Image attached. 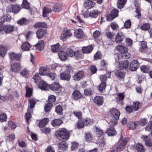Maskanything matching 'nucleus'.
Wrapping results in <instances>:
<instances>
[{
	"label": "nucleus",
	"instance_id": "f257e3e1",
	"mask_svg": "<svg viewBox=\"0 0 152 152\" xmlns=\"http://www.w3.org/2000/svg\"><path fill=\"white\" fill-rule=\"evenodd\" d=\"M55 135L60 140L65 142L68 139L69 137V132L65 128L59 130L55 134Z\"/></svg>",
	"mask_w": 152,
	"mask_h": 152
},
{
	"label": "nucleus",
	"instance_id": "f03ea898",
	"mask_svg": "<svg viewBox=\"0 0 152 152\" xmlns=\"http://www.w3.org/2000/svg\"><path fill=\"white\" fill-rule=\"evenodd\" d=\"M139 67V63L137 60H134L130 63L129 69L132 71H135Z\"/></svg>",
	"mask_w": 152,
	"mask_h": 152
},
{
	"label": "nucleus",
	"instance_id": "7ed1b4c3",
	"mask_svg": "<svg viewBox=\"0 0 152 152\" xmlns=\"http://www.w3.org/2000/svg\"><path fill=\"white\" fill-rule=\"evenodd\" d=\"M11 69L14 72H17L21 69V66L20 63L15 62L11 65Z\"/></svg>",
	"mask_w": 152,
	"mask_h": 152
},
{
	"label": "nucleus",
	"instance_id": "20e7f679",
	"mask_svg": "<svg viewBox=\"0 0 152 152\" xmlns=\"http://www.w3.org/2000/svg\"><path fill=\"white\" fill-rule=\"evenodd\" d=\"M115 75L118 79L121 80L124 79L125 75V73L121 70H117L115 72Z\"/></svg>",
	"mask_w": 152,
	"mask_h": 152
},
{
	"label": "nucleus",
	"instance_id": "39448f33",
	"mask_svg": "<svg viewBox=\"0 0 152 152\" xmlns=\"http://www.w3.org/2000/svg\"><path fill=\"white\" fill-rule=\"evenodd\" d=\"M94 101L98 106L101 105L104 102L103 97L102 96H96L94 98Z\"/></svg>",
	"mask_w": 152,
	"mask_h": 152
},
{
	"label": "nucleus",
	"instance_id": "423d86ee",
	"mask_svg": "<svg viewBox=\"0 0 152 152\" xmlns=\"http://www.w3.org/2000/svg\"><path fill=\"white\" fill-rule=\"evenodd\" d=\"M125 37V36L122 32H118L116 36L115 42L117 43H120L123 40Z\"/></svg>",
	"mask_w": 152,
	"mask_h": 152
},
{
	"label": "nucleus",
	"instance_id": "0eeeda50",
	"mask_svg": "<svg viewBox=\"0 0 152 152\" xmlns=\"http://www.w3.org/2000/svg\"><path fill=\"white\" fill-rule=\"evenodd\" d=\"M128 61L126 60L120 62L118 66L119 69L121 70H123L127 68L129 65Z\"/></svg>",
	"mask_w": 152,
	"mask_h": 152
},
{
	"label": "nucleus",
	"instance_id": "6e6552de",
	"mask_svg": "<svg viewBox=\"0 0 152 152\" xmlns=\"http://www.w3.org/2000/svg\"><path fill=\"white\" fill-rule=\"evenodd\" d=\"M50 70V68L46 67H41L39 71V74L41 75H47Z\"/></svg>",
	"mask_w": 152,
	"mask_h": 152
},
{
	"label": "nucleus",
	"instance_id": "1a4fd4ad",
	"mask_svg": "<svg viewBox=\"0 0 152 152\" xmlns=\"http://www.w3.org/2000/svg\"><path fill=\"white\" fill-rule=\"evenodd\" d=\"M15 30V27L13 25H6L4 26L3 30L6 33H9Z\"/></svg>",
	"mask_w": 152,
	"mask_h": 152
},
{
	"label": "nucleus",
	"instance_id": "9d476101",
	"mask_svg": "<svg viewBox=\"0 0 152 152\" xmlns=\"http://www.w3.org/2000/svg\"><path fill=\"white\" fill-rule=\"evenodd\" d=\"M72 35V33L70 30L64 31L61 35V38L63 39H68Z\"/></svg>",
	"mask_w": 152,
	"mask_h": 152
},
{
	"label": "nucleus",
	"instance_id": "9b49d317",
	"mask_svg": "<svg viewBox=\"0 0 152 152\" xmlns=\"http://www.w3.org/2000/svg\"><path fill=\"white\" fill-rule=\"evenodd\" d=\"M9 55L11 60L15 59L18 61L20 59L21 55L19 54H17L13 52H10L9 53Z\"/></svg>",
	"mask_w": 152,
	"mask_h": 152
},
{
	"label": "nucleus",
	"instance_id": "f8f14e48",
	"mask_svg": "<svg viewBox=\"0 0 152 152\" xmlns=\"http://www.w3.org/2000/svg\"><path fill=\"white\" fill-rule=\"evenodd\" d=\"M47 33L46 30H44L42 29H39L36 32V34L37 37L39 39L42 38Z\"/></svg>",
	"mask_w": 152,
	"mask_h": 152
},
{
	"label": "nucleus",
	"instance_id": "ddd939ff",
	"mask_svg": "<svg viewBox=\"0 0 152 152\" xmlns=\"http://www.w3.org/2000/svg\"><path fill=\"white\" fill-rule=\"evenodd\" d=\"M110 111L113 116V117H114L119 119L120 112L118 110L113 108L112 109H110Z\"/></svg>",
	"mask_w": 152,
	"mask_h": 152
},
{
	"label": "nucleus",
	"instance_id": "4468645a",
	"mask_svg": "<svg viewBox=\"0 0 152 152\" xmlns=\"http://www.w3.org/2000/svg\"><path fill=\"white\" fill-rule=\"evenodd\" d=\"M60 85L57 82H54L49 86V88L53 91H58L60 88Z\"/></svg>",
	"mask_w": 152,
	"mask_h": 152
},
{
	"label": "nucleus",
	"instance_id": "2eb2a0df",
	"mask_svg": "<svg viewBox=\"0 0 152 152\" xmlns=\"http://www.w3.org/2000/svg\"><path fill=\"white\" fill-rule=\"evenodd\" d=\"M58 55L61 60L62 61H65L67 59V53L63 51H59L58 53Z\"/></svg>",
	"mask_w": 152,
	"mask_h": 152
},
{
	"label": "nucleus",
	"instance_id": "dca6fc26",
	"mask_svg": "<svg viewBox=\"0 0 152 152\" xmlns=\"http://www.w3.org/2000/svg\"><path fill=\"white\" fill-rule=\"evenodd\" d=\"M39 87L42 90H48L49 88V86L48 85L45 81H41L38 85Z\"/></svg>",
	"mask_w": 152,
	"mask_h": 152
},
{
	"label": "nucleus",
	"instance_id": "f3484780",
	"mask_svg": "<svg viewBox=\"0 0 152 152\" xmlns=\"http://www.w3.org/2000/svg\"><path fill=\"white\" fill-rule=\"evenodd\" d=\"M95 4V3L91 1L87 0L85 3V6L87 9H89L93 7Z\"/></svg>",
	"mask_w": 152,
	"mask_h": 152
},
{
	"label": "nucleus",
	"instance_id": "a211bd4d",
	"mask_svg": "<svg viewBox=\"0 0 152 152\" xmlns=\"http://www.w3.org/2000/svg\"><path fill=\"white\" fill-rule=\"evenodd\" d=\"M93 48L92 45H89L87 47H83L82 49L83 53H90L93 50Z\"/></svg>",
	"mask_w": 152,
	"mask_h": 152
},
{
	"label": "nucleus",
	"instance_id": "6ab92c4d",
	"mask_svg": "<svg viewBox=\"0 0 152 152\" xmlns=\"http://www.w3.org/2000/svg\"><path fill=\"white\" fill-rule=\"evenodd\" d=\"M58 145L59 149L64 151H66L68 148L67 144L65 142H60Z\"/></svg>",
	"mask_w": 152,
	"mask_h": 152
},
{
	"label": "nucleus",
	"instance_id": "aec40b11",
	"mask_svg": "<svg viewBox=\"0 0 152 152\" xmlns=\"http://www.w3.org/2000/svg\"><path fill=\"white\" fill-rule=\"evenodd\" d=\"M106 133L108 136H113L116 134L117 132L113 127H111L107 129Z\"/></svg>",
	"mask_w": 152,
	"mask_h": 152
},
{
	"label": "nucleus",
	"instance_id": "412c9836",
	"mask_svg": "<svg viewBox=\"0 0 152 152\" xmlns=\"http://www.w3.org/2000/svg\"><path fill=\"white\" fill-rule=\"evenodd\" d=\"M131 56L130 54L127 52H124L122 53H120L118 56V59H125L128 58H130Z\"/></svg>",
	"mask_w": 152,
	"mask_h": 152
},
{
	"label": "nucleus",
	"instance_id": "4be33fe9",
	"mask_svg": "<svg viewBox=\"0 0 152 152\" xmlns=\"http://www.w3.org/2000/svg\"><path fill=\"white\" fill-rule=\"evenodd\" d=\"M116 50L118 51L120 53H124V52H128V49L125 47L123 45H118L116 48Z\"/></svg>",
	"mask_w": 152,
	"mask_h": 152
},
{
	"label": "nucleus",
	"instance_id": "5701e85b",
	"mask_svg": "<svg viewBox=\"0 0 152 152\" xmlns=\"http://www.w3.org/2000/svg\"><path fill=\"white\" fill-rule=\"evenodd\" d=\"M61 47L59 43H57L56 44L53 45L51 47V50L53 53L57 52L61 50Z\"/></svg>",
	"mask_w": 152,
	"mask_h": 152
},
{
	"label": "nucleus",
	"instance_id": "b1692460",
	"mask_svg": "<svg viewBox=\"0 0 152 152\" xmlns=\"http://www.w3.org/2000/svg\"><path fill=\"white\" fill-rule=\"evenodd\" d=\"M63 123V121L60 119H55L51 122V124L53 127L59 126Z\"/></svg>",
	"mask_w": 152,
	"mask_h": 152
},
{
	"label": "nucleus",
	"instance_id": "393cba45",
	"mask_svg": "<svg viewBox=\"0 0 152 152\" xmlns=\"http://www.w3.org/2000/svg\"><path fill=\"white\" fill-rule=\"evenodd\" d=\"M100 14V12L97 10H93L90 12L89 16L90 17L92 18H95L97 17Z\"/></svg>",
	"mask_w": 152,
	"mask_h": 152
},
{
	"label": "nucleus",
	"instance_id": "a878e982",
	"mask_svg": "<svg viewBox=\"0 0 152 152\" xmlns=\"http://www.w3.org/2000/svg\"><path fill=\"white\" fill-rule=\"evenodd\" d=\"M127 1V0H118L117 1V4L118 7L121 9L125 6Z\"/></svg>",
	"mask_w": 152,
	"mask_h": 152
},
{
	"label": "nucleus",
	"instance_id": "bb28decb",
	"mask_svg": "<svg viewBox=\"0 0 152 152\" xmlns=\"http://www.w3.org/2000/svg\"><path fill=\"white\" fill-rule=\"evenodd\" d=\"M31 47V45L26 42H23L21 46V48L23 51H28Z\"/></svg>",
	"mask_w": 152,
	"mask_h": 152
},
{
	"label": "nucleus",
	"instance_id": "cd10ccee",
	"mask_svg": "<svg viewBox=\"0 0 152 152\" xmlns=\"http://www.w3.org/2000/svg\"><path fill=\"white\" fill-rule=\"evenodd\" d=\"M12 12L15 13H17L21 9V6L19 5H14L12 6Z\"/></svg>",
	"mask_w": 152,
	"mask_h": 152
},
{
	"label": "nucleus",
	"instance_id": "c85d7f7f",
	"mask_svg": "<svg viewBox=\"0 0 152 152\" xmlns=\"http://www.w3.org/2000/svg\"><path fill=\"white\" fill-rule=\"evenodd\" d=\"M52 11V10L50 8L45 7L43 9V16L45 17H47L48 14L50 13Z\"/></svg>",
	"mask_w": 152,
	"mask_h": 152
},
{
	"label": "nucleus",
	"instance_id": "c756f323",
	"mask_svg": "<svg viewBox=\"0 0 152 152\" xmlns=\"http://www.w3.org/2000/svg\"><path fill=\"white\" fill-rule=\"evenodd\" d=\"M44 42L42 40L39 41L35 45V46L37 47L39 50H42L44 47Z\"/></svg>",
	"mask_w": 152,
	"mask_h": 152
},
{
	"label": "nucleus",
	"instance_id": "7c9ffc66",
	"mask_svg": "<svg viewBox=\"0 0 152 152\" xmlns=\"http://www.w3.org/2000/svg\"><path fill=\"white\" fill-rule=\"evenodd\" d=\"M49 121V119L48 118H45L42 119L39 122V126L41 128H43L47 124Z\"/></svg>",
	"mask_w": 152,
	"mask_h": 152
},
{
	"label": "nucleus",
	"instance_id": "2f4dec72",
	"mask_svg": "<svg viewBox=\"0 0 152 152\" xmlns=\"http://www.w3.org/2000/svg\"><path fill=\"white\" fill-rule=\"evenodd\" d=\"M28 20L23 18L18 20L17 21V23L20 25H26L28 24Z\"/></svg>",
	"mask_w": 152,
	"mask_h": 152
},
{
	"label": "nucleus",
	"instance_id": "473e14b6",
	"mask_svg": "<svg viewBox=\"0 0 152 152\" xmlns=\"http://www.w3.org/2000/svg\"><path fill=\"white\" fill-rule=\"evenodd\" d=\"M141 47L139 49L140 51L142 52H146L147 50V45L145 43L144 41L141 42Z\"/></svg>",
	"mask_w": 152,
	"mask_h": 152
},
{
	"label": "nucleus",
	"instance_id": "72a5a7b5",
	"mask_svg": "<svg viewBox=\"0 0 152 152\" xmlns=\"http://www.w3.org/2000/svg\"><path fill=\"white\" fill-rule=\"evenodd\" d=\"M60 77L61 79L67 81L69 80L70 78V75L64 72L61 73L60 75Z\"/></svg>",
	"mask_w": 152,
	"mask_h": 152
},
{
	"label": "nucleus",
	"instance_id": "f704fd0d",
	"mask_svg": "<svg viewBox=\"0 0 152 152\" xmlns=\"http://www.w3.org/2000/svg\"><path fill=\"white\" fill-rule=\"evenodd\" d=\"M118 119L112 117L109 121V124L111 126H115L118 123Z\"/></svg>",
	"mask_w": 152,
	"mask_h": 152
},
{
	"label": "nucleus",
	"instance_id": "c9c22d12",
	"mask_svg": "<svg viewBox=\"0 0 152 152\" xmlns=\"http://www.w3.org/2000/svg\"><path fill=\"white\" fill-rule=\"evenodd\" d=\"M83 31L82 29H78L77 31V38L82 39L83 37Z\"/></svg>",
	"mask_w": 152,
	"mask_h": 152
},
{
	"label": "nucleus",
	"instance_id": "e433bc0d",
	"mask_svg": "<svg viewBox=\"0 0 152 152\" xmlns=\"http://www.w3.org/2000/svg\"><path fill=\"white\" fill-rule=\"evenodd\" d=\"M96 134L98 137H100L103 134V130L100 128L96 126L95 128Z\"/></svg>",
	"mask_w": 152,
	"mask_h": 152
},
{
	"label": "nucleus",
	"instance_id": "4c0bfd02",
	"mask_svg": "<svg viewBox=\"0 0 152 152\" xmlns=\"http://www.w3.org/2000/svg\"><path fill=\"white\" fill-rule=\"evenodd\" d=\"M136 148L138 152H143L145 151L144 146L140 143L137 144Z\"/></svg>",
	"mask_w": 152,
	"mask_h": 152
},
{
	"label": "nucleus",
	"instance_id": "58836bf2",
	"mask_svg": "<svg viewBox=\"0 0 152 152\" xmlns=\"http://www.w3.org/2000/svg\"><path fill=\"white\" fill-rule=\"evenodd\" d=\"M55 111L57 114L61 115L62 114V107L60 105L56 106L55 107Z\"/></svg>",
	"mask_w": 152,
	"mask_h": 152
},
{
	"label": "nucleus",
	"instance_id": "ea45409f",
	"mask_svg": "<svg viewBox=\"0 0 152 152\" xmlns=\"http://www.w3.org/2000/svg\"><path fill=\"white\" fill-rule=\"evenodd\" d=\"M106 86L105 82H102L99 86V90L102 92L105 90V88Z\"/></svg>",
	"mask_w": 152,
	"mask_h": 152
},
{
	"label": "nucleus",
	"instance_id": "a19ab883",
	"mask_svg": "<svg viewBox=\"0 0 152 152\" xmlns=\"http://www.w3.org/2000/svg\"><path fill=\"white\" fill-rule=\"evenodd\" d=\"M37 101L35 99H31L29 100V102L30 104L29 107L32 109L34 108Z\"/></svg>",
	"mask_w": 152,
	"mask_h": 152
},
{
	"label": "nucleus",
	"instance_id": "79ce46f5",
	"mask_svg": "<svg viewBox=\"0 0 152 152\" xmlns=\"http://www.w3.org/2000/svg\"><path fill=\"white\" fill-rule=\"evenodd\" d=\"M150 25L148 23H146L144 24L140 27V28L143 30L146 31L148 30L150 28Z\"/></svg>",
	"mask_w": 152,
	"mask_h": 152
},
{
	"label": "nucleus",
	"instance_id": "37998d69",
	"mask_svg": "<svg viewBox=\"0 0 152 152\" xmlns=\"http://www.w3.org/2000/svg\"><path fill=\"white\" fill-rule=\"evenodd\" d=\"M53 105L51 103L49 102L47 104H45L44 106L45 111L46 112L49 111Z\"/></svg>",
	"mask_w": 152,
	"mask_h": 152
},
{
	"label": "nucleus",
	"instance_id": "c03bdc74",
	"mask_svg": "<svg viewBox=\"0 0 152 152\" xmlns=\"http://www.w3.org/2000/svg\"><path fill=\"white\" fill-rule=\"evenodd\" d=\"M97 142L98 144H99V146L100 147L103 146L106 144L105 140L104 138H102L98 139Z\"/></svg>",
	"mask_w": 152,
	"mask_h": 152
},
{
	"label": "nucleus",
	"instance_id": "a18cd8bd",
	"mask_svg": "<svg viewBox=\"0 0 152 152\" xmlns=\"http://www.w3.org/2000/svg\"><path fill=\"white\" fill-rule=\"evenodd\" d=\"M140 105V103L139 102L135 101L133 102L132 107L134 111H137L138 110Z\"/></svg>",
	"mask_w": 152,
	"mask_h": 152
},
{
	"label": "nucleus",
	"instance_id": "49530a36",
	"mask_svg": "<svg viewBox=\"0 0 152 152\" xmlns=\"http://www.w3.org/2000/svg\"><path fill=\"white\" fill-rule=\"evenodd\" d=\"M46 24L44 22H38L36 23L34 25V27H42L45 28L46 26Z\"/></svg>",
	"mask_w": 152,
	"mask_h": 152
},
{
	"label": "nucleus",
	"instance_id": "de8ad7c7",
	"mask_svg": "<svg viewBox=\"0 0 152 152\" xmlns=\"http://www.w3.org/2000/svg\"><path fill=\"white\" fill-rule=\"evenodd\" d=\"M22 6L23 8L27 9H29L30 8V6L27 0H23Z\"/></svg>",
	"mask_w": 152,
	"mask_h": 152
},
{
	"label": "nucleus",
	"instance_id": "09e8293b",
	"mask_svg": "<svg viewBox=\"0 0 152 152\" xmlns=\"http://www.w3.org/2000/svg\"><path fill=\"white\" fill-rule=\"evenodd\" d=\"M118 12H119L118 10L116 9H114L112 10L110 14L113 17L115 18L118 16Z\"/></svg>",
	"mask_w": 152,
	"mask_h": 152
},
{
	"label": "nucleus",
	"instance_id": "8fccbe9b",
	"mask_svg": "<svg viewBox=\"0 0 152 152\" xmlns=\"http://www.w3.org/2000/svg\"><path fill=\"white\" fill-rule=\"evenodd\" d=\"M39 74V73H36L32 77L33 78L34 80V82L36 83H37L39 80H40L41 78Z\"/></svg>",
	"mask_w": 152,
	"mask_h": 152
},
{
	"label": "nucleus",
	"instance_id": "3c124183",
	"mask_svg": "<svg viewBox=\"0 0 152 152\" xmlns=\"http://www.w3.org/2000/svg\"><path fill=\"white\" fill-rule=\"evenodd\" d=\"M77 124V127L78 129L83 128L84 126V122L83 120L81 119L79 120Z\"/></svg>",
	"mask_w": 152,
	"mask_h": 152
},
{
	"label": "nucleus",
	"instance_id": "603ef678",
	"mask_svg": "<svg viewBox=\"0 0 152 152\" xmlns=\"http://www.w3.org/2000/svg\"><path fill=\"white\" fill-rule=\"evenodd\" d=\"M102 54L100 51H97L94 56V60H97L101 59Z\"/></svg>",
	"mask_w": 152,
	"mask_h": 152
},
{
	"label": "nucleus",
	"instance_id": "864d4df0",
	"mask_svg": "<svg viewBox=\"0 0 152 152\" xmlns=\"http://www.w3.org/2000/svg\"><path fill=\"white\" fill-rule=\"evenodd\" d=\"M84 75V72L82 71H80L77 73V80H79L83 77Z\"/></svg>",
	"mask_w": 152,
	"mask_h": 152
},
{
	"label": "nucleus",
	"instance_id": "5fc2aeb1",
	"mask_svg": "<svg viewBox=\"0 0 152 152\" xmlns=\"http://www.w3.org/2000/svg\"><path fill=\"white\" fill-rule=\"evenodd\" d=\"M140 69L141 71L144 73H148L150 71L149 68L145 65L141 66L140 67Z\"/></svg>",
	"mask_w": 152,
	"mask_h": 152
},
{
	"label": "nucleus",
	"instance_id": "6e6d98bb",
	"mask_svg": "<svg viewBox=\"0 0 152 152\" xmlns=\"http://www.w3.org/2000/svg\"><path fill=\"white\" fill-rule=\"evenodd\" d=\"M11 19L10 16L8 14L7 15L4 16L1 19V20H3L2 22L4 23L5 21H9Z\"/></svg>",
	"mask_w": 152,
	"mask_h": 152
},
{
	"label": "nucleus",
	"instance_id": "4d7b16f0",
	"mask_svg": "<svg viewBox=\"0 0 152 152\" xmlns=\"http://www.w3.org/2000/svg\"><path fill=\"white\" fill-rule=\"evenodd\" d=\"M131 26V23L130 20L128 19L126 21L124 24L125 28L128 29L130 28Z\"/></svg>",
	"mask_w": 152,
	"mask_h": 152
},
{
	"label": "nucleus",
	"instance_id": "13d9d810",
	"mask_svg": "<svg viewBox=\"0 0 152 152\" xmlns=\"http://www.w3.org/2000/svg\"><path fill=\"white\" fill-rule=\"evenodd\" d=\"M7 119V115L5 113H2L0 115V122H2L6 121Z\"/></svg>",
	"mask_w": 152,
	"mask_h": 152
},
{
	"label": "nucleus",
	"instance_id": "bf43d9fd",
	"mask_svg": "<svg viewBox=\"0 0 152 152\" xmlns=\"http://www.w3.org/2000/svg\"><path fill=\"white\" fill-rule=\"evenodd\" d=\"M101 64L102 66L103 67L104 70H106L107 69V66L108 65V64L106 60H102L101 62Z\"/></svg>",
	"mask_w": 152,
	"mask_h": 152
},
{
	"label": "nucleus",
	"instance_id": "052dcab7",
	"mask_svg": "<svg viewBox=\"0 0 152 152\" xmlns=\"http://www.w3.org/2000/svg\"><path fill=\"white\" fill-rule=\"evenodd\" d=\"M145 130L150 131L152 129V121H150L147 125L145 127Z\"/></svg>",
	"mask_w": 152,
	"mask_h": 152
},
{
	"label": "nucleus",
	"instance_id": "680f3d73",
	"mask_svg": "<svg viewBox=\"0 0 152 152\" xmlns=\"http://www.w3.org/2000/svg\"><path fill=\"white\" fill-rule=\"evenodd\" d=\"M66 51L67 55H68L69 56L72 57L75 55V52L70 48H68L67 49Z\"/></svg>",
	"mask_w": 152,
	"mask_h": 152
},
{
	"label": "nucleus",
	"instance_id": "e2e57ef3",
	"mask_svg": "<svg viewBox=\"0 0 152 152\" xmlns=\"http://www.w3.org/2000/svg\"><path fill=\"white\" fill-rule=\"evenodd\" d=\"M145 144L148 147L152 148V139H149L145 143Z\"/></svg>",
	"mask_w": 152,
	"mask_h": 152
},
{
	"label": "nucleus",
	"instance_id": "0e129e2a",
	"mask_svg": "<svg viewBox=\"0 0 152 152\" xmlns=\"http://www.w3.org/2000/svg\"><path fill=\"white\" fill-rule=\"evenodd\" d=\"M32 94V90L30 88L27 89L26 96V97H30L31 96Z\"/></svg>",
	"mask_w": 152,
	"mask_h": 152
},
{
	"label": "nucleus",
	"instance_id": "69168bd1",
	"mask_svg": "<svg viewBox=\"0 0 152 152\" xmlns=\"http://www.w3.org/2000/svg\"><path fill=\"white\" fill-rule=\"evenodd\" d=\"M85 134L86 135L85 140L86 141H89L91 140V135L89 132L85 133Z\"/></svg>",
	"mask_w": 152,
	"mask_h": 152
},
{
	"label": "nucleus",
	"instance_id": "338daca9",
	"mask_svg": "<svg viewBox=\"0 0 152 152\" xmlns=\"http://www.w3.org/2000/svg\"><path fill=\"white\" fill-rule=\"evenodd\" d=\"M56 101V97L53 95L50 96L48 98V102L49 103H53Z\"/></svg>",
	"mask_w": 152,
	"mask_h": 152
},
{
	"label": "nucleus",
	"instance_id": "774afa93",
	"mask_svg": "<svg viewBox=\"0 0 152 152\" xmlns=\"http://www.w3.org/2000/svg\"><path fill=\"white\" fill-rule=\"evenodd\" d=\"M8 125L12 129H15L16 127L15 123L12 121H9Z\"/></svg>",
	"mask_w": 152,
	"mask_h": 152
}]
</instances>
